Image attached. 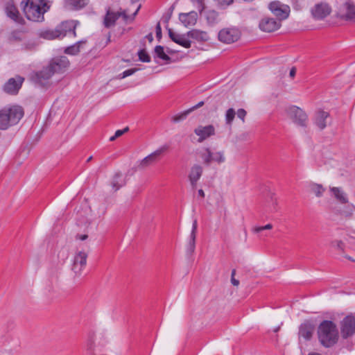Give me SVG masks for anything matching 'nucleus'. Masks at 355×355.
Here are the masks:
<instances>
[{
    "instance_id": "f257e3e1",
    "label": "nucleus",
    "mask_w": 355,
    "mask_h": 355,
    "mask_svg": "<svg viewBox=\"0 0 355 355\" xmlns=\"http://www.w3.org/2000/svg\"><path fill=\"white\" fill-rule=\"evenodd\" d=\"M318 340L322 345L330 347L338 340V331L335 323L331 320H323L318 328Z\"/></svg>"
},
{
    "instance_id": "f03ea898",
    "label": "nucleus",
    "mask_w": 355,
    "mask_h": 355,
    "mask_svg": "<svg viewBox=\"0 0 355 355\" xmlns=\"http://www.w3.org/2000/svg\"><path fill=\"white\" fill-rule=\"evenodd\" d=\"M24 114L23 108L19 105H12L1 109L0 110V130H7L9 127L17 124Z\"/></svg>"
},
{
    "instance_id": "7ed1b4c3",
    "label": "nucleus",
    "mask_w": 355,
    "mask_h": 355,
    "mask_svg": "<svg viewBox=\"0 0 355 355\" xmlns=\"http://www.w3.org/2000/svg\"><path fill=\"white\" fill-rule=\"evenodd\" d=\"M46 3L44 0H27L24 7V12L28 19L39 21L44 19V13L46 11Z\"/></svg>"
},
{
    "instance_id": "20e7f679",
    "label": "nucleus",
    "mask_w": 355,
    "mask_h": 355,
    "mask_svg": "<svg viewBox=\"0 0 355 355\" xmlns=\"http://www.w3.org/2000/svg\"><path fill=\"white\" fill-rule=\"evenodd\" d=\"M77 23L74 21L62 22L54 30H46L41 32L40 36L46 40H54L64 37L68 32H72L76 35V28Z\"/></svg>"
},
{
    "instance_id": "39448f33",
    "label": "nucleus",
    "mask_w": 355,
    "mask_h": 355,
    "mask_svg": "<svg viewBox=\"0 0 355 355\" xmlns=\"http://www.w3.org/2000/svg\"><path fill=\"white\" fill-rule=\"evenodd\" d=\"M139 7L133 13L132 17L128 15L125 10L120 9L119 11H113L110 8L106 10V14L103 19V25L105 28H110L115 25L116 20L121 17L124 21L127 22L128 20H132L137 14Z\"/></svg>"
},
{
    "instance_id": "423d86ee",
    "label": "nucleus",
    "mask_w": 355,
    "mask_h": 355,
    "mask_svg": "<svg viewBox=\"0 0 355 355\" xmlns=\"http://www.w3.org/2000/svg\"><path fill=\"white\" fill-rule=\"evenodd\" d=\"M200 157L205 165H210L214 162L218 164L224 163L226 160L225 153L223 150L212 152L209 148H205L200 153Z\"/></svg>"
},
{
    "instance_id": "0eeeda50",
    "label": "nucleus",
    "mask_w": 355,
    "mask_h": 355,
    "mask_svg": "<svg viewBox=\"0 0 355 355\" xmlns=\"http://www.w3.org/2000/svg\"><path fill=\"white\" fill-rule=\"evenodd\" d=\"M286 112L294 123L301 127L306 126L308 116L301 108L291 105L286 109Z\"/></svg>"
},
{
    "instance_id": "6e6552de",
    "label": "nucleus",
    "mask_w": 355,
    "mask_h": 355,
    "mask_svg": "<svg viewBox=\"0 0 355 355\" xmlns=\"http://www.w3.org/2000/svg\"><path fill=\"white\" fill-rule=\"evenodd\" d=\"M168 148L167 145H164L141 159L137 166L138 170H144L157 162L161 155Z\"/></svg>"
},
{
    "instance_id": "1a4fd4ad",
    "label": "nucleus",
    "mask_w": 355,
    "mask_h": 355,
    "mask_svg": "<svg viewBox=\"0 0 355 355\" xmlns=\"http://www.w3.org/2000/svg\"><path fill=\"white\" fill-rule=\"evenodd\" d=\"M268 9L282 21L287 19L290 14V7L279 1H273L268 4Z\"/></svg>"
},
{
    "instance_id": "9d476101",
    "label": "nucleus",
    "mask_w": 355,
    "mask_h": 355,
    "mask_svg": "<svg viewBox=\"0 0 355 355\" xmlns=\"http://www.w3.org/2000/svg\"><path fill=\"white\" fill-rule=\"evenodd\" d=\"M241 37V31L236 27H228L221 29L218 34V40L226 44L236 42Z\"/></svg>"
},
{
    "instance_id": "9b49d317",
    "label": "nucleus",
    "mask_w": 355,
    "mask_h": 355,
    "mask_svg": "<svg viewBox=\"0 0 355 355\" xmlns=\"http://www.w3.org/2000/svg\"><path fill=\"white\" fill-rule=\"evenodd\" d=\"M87 253L85 251L77 252L73 259L71 270L75 276L79 277L87 264Z\"/></svg>"
},
{
    "instance_id": "f8f14e48",
    "label": "nucleus",
    "mask_w": 355,
    "mask_h": 355,
    "mask_svg": "<svg viewBox=\"0 0 355 355\" xmlns=\"http://www.w3.org/2000/svg\"><path fill=\"white\" fill-rule=\"evenodd\" d=\"M341 334L344 338H347L355 334V318L347 315L341 322Z\"/></svg>"
},
{
    "instance_id": "ddd939ff",
    "label": "nucleus",
    "mask_w": 355,
    "mask_h": 355,
    "mask_svg": "<svg viewBox=\"0 0 355 355\" xmlns=\"http://www.w3.org/2000/svg\"><path fill=\"white\" fill-rule=\"evenodd\" d=\"M24 78L21 76H16L15 78H10L3 86V91L9 94H17L21 87L24 82Z\"/></svg>"
},
{
    "instance_id": "4468645a",
    "label": "nucleus",
    "mask_w": 355,
    "mask_h": 355,
    "mask_svg": "<svg viewBox=\"0 0 355 355\" xmlns=\"http://www.w3.org/2000/svg\"><path fill=\"white\" fill-rule=\"evenodd\" d=\"M49 65L52 69L54 73H62L69 65V61L66 56H60L53 58Z\"/></svg>"
},
{
    "instance_id": "2eb2a0df",
    "label": "nucleus",
    "mask_w": 355,
    "mask_h": 355,
    "mask_svg": "<svg viewBox=\"0 0 355 355\" xmlns=\"http://www.w3.org/2000/svg\"><path fill=\"white\" fill-rule=\"evenodd\" d=\"M259 26L261 31L271 33L280 28L281 21L271 17H264L260 21Z\"/></svg>"
},
{
    "instance_id": "dca6fc26",
    "label": "nucleus",
    "mask_w": 355,
    "mask_h": 355,
    "mask_svg": "<svg viewBox=\"0 0 355 355\" xmlns=\"http://www.w3.org/2000/svg\"><path fill=\"white\" fill-rule=\"evenodd\" d=\"M194 133L198 136V141L202 143L211 136L216 134L215 128L213 125H207L205 126L198 125L194 130Z\"/></svg>"
},
{
    "instance_id": "f3484780",
    "label": "nucleus",
    "mask_w": 355,
    "mask_h": 355,
    "mask_svg": "<svg viewBox=\"0 0 355 355\" xmlns=\"http://www.w3.org/2000/svg\"><path fill=\"white\" fill-rule=\"evenodd\" d=\"M168 36L175 43L189 49L191 46V42L189 40L187 33L185 34H178L173 31L171 28H168Z\"/></svg>"
},
{
    "instance_id": "a211bd4d",
    "label": "nucleus",
    "mask_w": 355,
    "mask_h": 355,
    "mask_svg": "<svg viewBox=\"0 0 355 355\" xmlns=\"http://www.w3.org/2000/svg\"><path fill=\"white\" fill-rule=\"evenodd\" d=\"M331 8L327 3H318L312 9V15L316 19H322L328 16L331 12Z\"/></svg>"
},
{
    "instance_id": "6ab92c4d",
    "label": "nucleus",
    "mask_w": 355,
    "mask_h": 355,
    "mask_svg": "<svg viewBox=\"0 0 355 355\" xmlns=\"http://www.w3.org/2000/svg\"><path fill=\"white\" fill-rule=\"evenodd\" d=\"M343 14L341 17L347 21L355 22V5L349 0L346 1L342 6Z\"/></svg>"
},
{
    "instance_id": "aec40b11",
    "label": "nucleus",
    "mask_w": 355,
    "mask_h": 355,
    "mask_svg": "<svg viewBox=\"0 0 355 355\" xmlns=\"http://www.w3.org/2000/svg\"><path fill=\"white\" fill-rule=\"evenodd\" d=\"M53 74L52 69L48 65L35 73V79L40 85H44Z\"/></svg>"
},
{
    "instance_id": "412c9836",
    "label": "nucleus",
    "mask_w": 355,
    "mask_h": 355,
    "mask_svg": "<svg viewBox=\"0 0 355 355\" xmlns=\"http://www.w3.org/2000/svg\"><path fill=\"white\" fill-rule=\"evenodd\" d=\"M179 19L185 27L193 26L196 24L198 19V14L195 11H191L187 13H180Z\"/></svg>"
},
{
    "instance_id": "4be33fe9",
    "label": "nucleus",
    "mask_w": 355,
    "mask_h": 355,
    "mask_svg": "<svg viewBox=\"0 0 355 355\" xmlns=\"http://www.w3.org/2000/svg\"><path fill=\"white\" fill-rule=\"evenodd\" d=\"M329 117V114L324 110L316 112L314 117V123L320 130L327 127V119Z\"/></svg>"
},
{
    "instance_id": "5701e85b",
    "label": "nucleus",
    "mask_w": 355,
    "mask_h": 355,
    "mask_svg": "<svg viewBox=\"0 0 355 355\" xmlns=\"http://www.w3.org/2000/svg\"><path fill=\"white\" fill-rule=\"evenodd\" d=\"M189 38L195 40L198 42H207L210 37L207 32L199 29H192L187 32Z\"/></svg>"
},
{
    "instance_id": "b1692460",
    "label": "nucleus",
    "mask_w": 355,
    "mask_h": 355,
    "mask_svg": "<svg viewBox=\"0 0 355 355\" xmlns=\"http://www.w3.org/2000/svg\"><path fill=\"white\" fill-rule=\"evenodd\" d=\"M197 228H198V222H197V220L195 219L193 221L192 230L191 232L187 248V252L189 254H192L195 250Z\"/></svg>"
},
{
    "instance_id": "393cba45",
    "label": "nucleus",
    "mask_w": 355,
    "mask_h": 355,
    "mask_svg": "<svg viewBox=\"0 0 355 355\" xmlns=\"http://www.w3.org/2000/svg\"><path fill=\"white\" fill-rule=\"evenodd\" d=\"M202 174V167L198 164L193 165L189 175V180L192 187H196L197 182Z\"/></svg>"
},
{
    "instance_id": "a878e982",
    "label": "nucleus",
    "mask_w": 355,
    "mask_h": 355,
    "mask_svg": "<svg viewBox=\"0 0 355 355\" xmlns=\"http://www.w3.org/2000/svg\"><path fill=\"white\" fill-rule=\"evenodd\" d=\"M313 332V327L309 322L302 324L299 329V336L305 340H310Z\"/></svg>"
},
{
    "instance_id": "bb28decb",
    "label": "nucleus",
    "mask_w": 355,
    "mask_h": 355,
    "mask_svg": "<svg viewBox=\"0 0 355 355\" xmlns=\"http://www.w3.org/2000/svg\"><path fill=\"white\" fill-rule=\"evenodd\" d=\"M5 10L7 16L15 21H19V11L12 1L7 2Z\"/></svg>"
},
{
    "instance_id": "cd10ccee",
    "label": "nucleus",
    "mask_w": 355,
    "mask_h": 355,
    "mask_svg": "<svg viewBox=\"0 0 355 355\" xmlns=\"http://www.w3.org/2000/svg\"><path fill=\"white\" fill-rule=\"evenodd\" d=\"M330 191L335 198L342 204L348 202V198L346 193L340 187H330Z\"/></svg>"
},
{
    "instance_id": "c85d7f7f",
    "label": "nucleus",
    "mask_w": 355,
    "mask_h": 355,
    "mask_svg": "<svg viewBox=\"0 0 355 355\" xmlns=\"http://www.w3.org/2000/svg\"><path fill=\"white\" fill-rule=\"evenodd\" d=\"M307 188L309 192L313 193L318 198L322 197L326 190L322 184L314 182L309 183Z\"/></svg>"
},
{
    "instance_id": "c756f323",
    "label": "nucleus",
    "mask_w": 355,
    "mask_h": 355,
    "mask_svg": "<svg viewBox=\"0 0 355 355\" xmlns=\"http://www.w3.org/2000/svg\"><path fill=\"white\" fill-rule=\"evenodd\" d=\"M204 16L209 25H214L219 21L218 13L214 10H208L204 12Z\"/></svg>"
},
{
    "instance_id": "7c9ffc66",
    "label": "nucleus",
    "mask_w": 355,
    "mask_h": 355,
    "mask_svg": "<svg viewBox=\"0 0 355 355\" xmlns=\"http://www.w3.org/2000/svg\"><path fill=\"white\" fill-rule=\"evenodd\" d=\"M85 349L91 354H93L95 349V334L90 331L87 334L85 341Z\"/></svg>"
},
{
    "instance_id": "2f4dec72",
    "label": "nucleus",
    "mask_w": 355,
    "mask_h": 355,
    "mask_svg": "<svg viewBox=\"0 0 355 355\" xmlns=\"http://www.w3.org/2000/svg\"><path fill=\"white\" fill-rule=\"evenodd\" d=\"M125 184L121 173H116L111 181V186L114 191L119 190Z\"/></svg>"
},
{
    "instance_id": "473e14b6",
    "label": "nucleus",
    "mask_w": 355,
    "mask_h": 355,
    "mask_svg": "<svg viewBox=\"0 0 355 355\" xmlns=\"http://www.w3.org/2000/svg\"><path fill=\"white\" fill-rule=\"evenodd\" d=\"M65 3L73 10H80L86 6L89 0H64Z\"/></svg>"
},
{
    "instance_id": "72a5a7b5",
    "label": "nucleus",
    "mask_w": 355,
    "mask_h": 355,
    "mask_svg": "<svg viewBox=\"0 0 355 355\" xmlns=\"http://www.w3.org/2000/svg\"><path fill=\"white\" fill-rule=\"evenodd\" d=\"M154 52L155 55L162 60L168 61L170 60V57L164 53V47L162 46H156Z\"/></svg>"
},
{
    "instance_id": "f704fd0d",
    "label": "nucleus",
    "mask_w": 355,
    "mask_h": 355,
    "mask_svg": "<svg viewBox=\"0 0 355 355\" xmlns=\"http://www.w3.org/2000/svg\"><path fill=\"white\" fill-rule=\"evenodd\" d=\"M80 43H76L64 49V53L69 55H75L80 52Z\"/></svg>"
},
{
    "instance_id": "c9c22d12",
    "label": "nucleus",
    "mask_w": 355,
    "mask_h": 355,
    "mask_svg": "<svg viewBox=\"0 0 355 355\" xmlns=\"http://www.w3.org/2000/svg\"><path fill=\"white\" fill-rule=\"evenodd\" d=\"M235 111L233 108H230L227 110L225 114V121L227 125H232V123L235 116Z\"/></svg>"
},
{
    "instance_id": "e433bc0d",
    "label": "nucleus",
    "mask_w": 355,
    "mask_h": 355,
    "mask_svg": "<svg viewBox=\"0 0 355 355\" xmlns=\"http://www.w3.org/2000/svg\"><path fill=\"white\" fill-rule=\"evenodd\" d=\"M190 113H191V112L188 109V110L184 111L183 112L178 114L173 117V121L177 123L180 121H182V120L185 119L187 118V116H188V114Z\"/></svg>"
},
{
    "instance_id": "4c0bfd02",
    "label": "nucleus",
    "mask_w": 355,
    "mask_h": 355,
    "mask_svg": "<svg viewBox=\"0 0 355 355\" xmlns=\"http://www.w3.org/2000/svg\"><path fill=\"white\" fill-rule=\"evenodd\" d=\"M138 56L140 61L143 62H150V57L148 54V53L144 50L141 49L138 52Z\"/></svg>"
},
{
    "instance_id": "58836bf2",
    "label": "nucleus",
    "mask_w": 355,
    "mask_h": 355,
    "mask_svg": "<svg viewBox=\"0 0 355 355\" xmlns=\"http://www.w3.org/2000/svg\"><path fill=\"white\" fill-rule=\"evenodd\" d=\"M137 71H138V69H137V68L127 69V70L124 71L122 73L119 74V78H125L128 76H130L134 74Z\"/></svg>"
},
{
    "instance_id": "ea45409f",
    "label": "nucleus",
    "mask_w": 355,
    "mask_h": 355,
    "mask_svg": "<svg viewBox=\"0 0 355 355\" xmlns=\"http://www.w3.org/2000/svg\"><path fill=\"white\" fill-rule=\"evenodd\" d=\"M272 225L271 224H267L264 226H259V227H255L254 232L257 233H259L263 230H270V229H272Z\"/></svg>"
},
{
    "instance_id": "a19ab883",
    "label": "nucleus",
    "mask_w": 355,
    "mask_h": 355,
    "mask_svg": "<svg viewBox=\"0 0 355 355\" xmlns=\"http://www.w3.org/2000/svg\"><path fill=\"white\" fill-rule=\"evenodd\" d=\"M331 246L337 249L342 250L343 248V243L341 241L336 240L331 242Z\"/></svg>"
},
{
    "instance_id": "79ce46f5",
    "label": "nucleus",
    "mask_w": 355,
    "mask_h": 355,
    "mask_svg": "<svg viewBox=\"0 0 355 355\" xmlns=\"http://www.w3.org/2000/svg\"><path fill=\"white\" fill-rule=\"evenodd\" d=\"M246 116V111L242 108L239 109L237 111V116L241 119L243 121H244L245 117Z\"/></svg>"
},
{
    "instance_id": "37998d69",
    "label": "nucleus",
    "mask_w": 355,
    "mask_h": 355,
    "mask_svg": "<svg viewBox=\"0 0 355 355\" xmlns=\"http://www.w3.org/2000/svg\"><path fill=\"white\" fill-rule=\"evenodd\" d=\"M155 32H156V37L158 40H161L162 38V28L160 24L158 23L155 27Z\"/></svg>"
},
{
    "instance_id": "c03bdc74",
    "label": "nucleus",
    "mask_w": 355,
    "mask_h": 355,
    "mask_svg": "<svg viewBox=\"0 0 355 355\" xmlns=\"http://www.w3.org/2000/svg\"><path fill=\"white\" fill-rule=\"evenodd\" d=\"M235 274H236V270H235V269H234V270H232V274H231V276H232V277H231V282H232V284L234 286H239V280H237V279H236L234 278V275H235Z\"/></svg>"
},
{
    "instance_id": "a18cd8bd",
    "label": "nucleus",
    "mask_w": 355,
    "mask_h": 355,
    "mask_svg": "<svg viewBox=\"0 0 355 355\" xmlns=\"http://www.w3.org/2000/svg\"><path fill=\"white\" fill-rule=\"evenodd\" d=\"M128 130V128L126 127L123 130H118L115 132V137H119L121 135H123L125 132H126Z\"/></svg>"
},
{
    "instance_id": "49530a36",
    "label": "nucleus",
    "mask_w": 355,
    "mask_h": 355,
    "mask_svg": "<svg viewBox=\"0 0 355 355\" xmlns=\"http://www.w3.org/2000/svg\"><path fill=\"white\" fill-rule=\"evenodd\" d=\"M204 104H205L204 101H200L198 104H196V105L191 107L189 110L191 112L194 111L195 110L201 107L202 106L204 105Z\"/></svg>"
},
{
    "instance_id": "de8ad7c7",
    "label": "nucleus",
    "mask_w": 355,
    "mask_h": 355,
    "mask_svg": "<svg viewBox=\"0 0 355 355\" xmlns=\"http://www.w3.org/2000/svg\"><path fill=\"white\" fill-rule=\"evenodd\" d=\"M295 73H296V69L295 67H293L291 71H290V73H289V75L291 78H293L295 75Z\"/></svg>"
},
{
    "instance_id": "09e8293b",
    "label": "nucleus",
    "mask_w": 355,
    "mask_h": 355,
    "mask_svg": "<svg viewBox=\"0 0 355 355\" xmlns=\"http://www.w3.org/2000/svg\"><path fill=\"white\" fill-rule=\"evenodd\" d=\"M77 237H78V239H79L80 240H81V241H84V240L87 239V234H83V235L78 236Z\"/></svg>"
},
{
    "instance_id": "8fccbe9b",
    "label": "nucleus",
    "mask_w": 355,
    "mask_h": 355,
    "mask_svg": "<svg viewBox=\"0 0 355 355\" xmlns=\"http://www.w3.org/2000/svg\"><path fill=\"white\" fill-rule=\"evenodd\" d=\"M146 38L150 42H151L153 40V36L152 33H149L146 35Z\"/></svg>"
},
{
    "instance_id": "3c124183",
    "label": "nucleus",
    "mask_w": 355,
    "mask_h": 355,
    "mask_svg": "<svg viewBox=\"0 0 355 355\" xmlns=\"http://www.w3.org/2000/svg\"><path fill=\"white\" fill-rule=\"evenodd\" d=\"M234 0H221L222 3H225L226 5H230L233 2Z\"/></svg>"
},
{
    "instance_id": "603ef678",
    "label": "nucleus",
    "mask_w": 355,
    "mask_h": 355,
    "mask_svg": "<svg viewBox=\"0 0 355 355\" xmlns=\"http://www.w3.org/2000/svg\"><path fill=\"white\" fill-rule=\"evenodd\" d=\"M198 193V195L200 196H201L202 198L205 197V193H204V191L202 189H199Z\"/></svg>"
},
{
    "instance_id": "864d4df0",
    "label": "nucleus",
    "mask_w": 355,
    "mask_h": 355,
    "mask_svg": "<svg viewBox=\"0 0 355 355\" xmlns=\"http://www.w3.org/2000/svg\"><path fill=\"white\" fill-rule=\"evenodd\" d=\"M117 138V137H115V135L112 136L110 138V141H114Z\"/></svg>"
},
{
    "instance_id": "5fc2aeb1",
    "label": "nucleus",
    "mask_w": 355,
    "mask_h": 355,
    "mask_svg": "<svg viewBox=\"0 0 355 355\" xmlns=\"http://www.w3.org/2000/svg\"><path fill=\"white\" fill-rule=\"evenodd\" d=\"M309 355H322V354H318V353L313 352V353H309Z\"/></svg>"
},
{
    "instance_id": "6e6d98bb",
    "label": "nucleus",
    "mask_w": 355,
    "mask_h": 355,
    "mask_svg": "<svg viewBox=\"0 0 355 355\" xmlns=\"http://www.w3.org/2000/svg\"><path fill=\"white\" fill-rule=\"evenodd\" d=\"M92 159V156H90V157H88V159H87V162H89Z\"/></svg>"
}]
</instances>
